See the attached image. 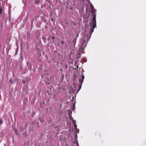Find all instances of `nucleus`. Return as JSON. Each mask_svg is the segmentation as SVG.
<instances>
[{"label": "nucleus", "instance_id": "obj_1", "mask_svg": "<svg viewBox=\"0 0 146 146\" xmlns=\"http://www.w3.org/2000/svg\"><path fill=\"white\" fill-rule=\"evenodd\" d=\"M91 12L92 13V16H93V28L91 31V32L92 33L94 31V28L96 26V11L94 10L93 8H91Z\"/></svg>", "mask_w": 146, "mask_h": 146}, {"label": "nucleus", "instance_id": "obj_2", "mask_svg": "<svg viewBox=\"0 0 146 146\" xmlns=\"http://www.w3.org/2000/svg\"><path fill=\"white\" fill-rule=\"evenodd\" d=\"M84 79V76L83 75H82V79H80L79 80V82H80V86L79 87V89L78 90V91H79L80 89H81V86L82 85V84L83 83V80Z\"/></svg>", "mask_w": 146, "mask_h": 146}, {"label": "nucleus", "instance_id": "obj_3", "mask_svg": "<svg viewBox=\"0 0 146 146\" xmlns=\"http://www.w3.org/2000/svg\"><path fill=\"white\" fill-rule=\"evenodd\" d=\"M27 65L29 68L30 70H31V66H30V63L29 62H27Z\"/></svg>", "mask_w": 146, "mask_h": 146}, {"label": "nucleus", "instance_id": "obj_4", "mask_svg": "<svg viewBox=\"0 0 146 146\" xmlns=\"http://www.w3.org/2000/svg\"><path fill=\"white\" fill-rule=\"evenodd\" d=\"M14 130L16 134L17 135H19L18 133V131L15 128H14Z\"/></svg>", "mask_w": 146, "mask_h": 146}, {"label": "nucleus", "instance_id": "obj_5", "mask_svg": "<svg viewBox=\"0 0 146 146\" xmlns=\"http://www.w3.org/2000/svg\"><path fill=\"white\" fill-rule=\"evenodd\" d=\"M2 13V8L1 7V4L0 5V15Z\"/></svg>", "mask_w": 146, "mask_h": 146}, {"label": "nucleus", "instance_id": "obj_6", "mask_svg": "<svg viewBox=\"0 0 146 146\" xmlns=\"http://www.w3.org/2000/svg\"><path fill=\"white\" fill-rule=\"evenodd\" d=\"M19 129H20V132H21V131H23V127L22 126H20L19 127Z\"/></svg>", "mask_w": 146, "mask_h": 146}, {"label": "nucleus", "instance_id": "obj_7", "mask_svg": "<svg viewBox=\"0 0 146 146\" xmlns=\"http://www.w3.org/2000/svg\"><path fill=\"white\" fill-rule=\"evenodd\" d=\"M39 120L41 122H43L44 121V119L43 118H39Z\"/></svg>", "mask_w": 146, "mask_h": 146}, {"label": "nucleus", "instance_id": "obj_8", "mask_svg": "<svg viewBox=\"0 0 146 146\" xmlns=\"http://www.w3.org/2000/svg\"><path fill=\"white\" fill-rule=\"evenodd\" d=\"M40 2V0H35V3H38Z\"/></svg>", "mask_w": 146, "mask_h": 146}, {"label": "nucleus", "instance_id": "obj_9", "mask_svg": "<svg viewBox=\"0 0 146 146\" xmlns=\"http://www.w3.org/2000/svg\"><path fill=\"white\" fill-rule=\"evenodd\" d=\"M73 125L75 129H77V125L75 123H74V124H73Z\"/></svg>", "mask_w": 146, "mask_h": 146}, {"label": "nucleus", "instance_id": "obj_10", "mask_svg": "<svg viewBox=\"0 0 146 146\" xmlns=\"http://www.w3.org/2000/svg\"><path fill=\"white\" fill-rule=\"evenodd\" d=\"M23 135L24 137H26V136H27V133L26 132H24V133H23Z\"/></svg>", "mask_w": 146, "mask_h": 146}, {"label": "nucleus", "instance_id": "obj_11", "mask_svg": "<svg viewBox=\"0 0 146 146\" xmlns=\"http://www.w3.org/2000/svg\"><path fill=\"white\" fill-rule=\"evenodd\" d=\"M81 54L80 53H79L77 55V57L78 58H80L81 57Z\"/></svg>", "mask_w": 146, "mask_h": 146}, {"label": "nucleus", "instance_id": "obj_12", "mask_svg": "<svg viewBox=\"0 0 146 146\" xmlns=\"http://www.w3.org/2000/svg\"><path fill=\"white\" fill-rule=\"evenodd\" d=\"M9 82L10 83H12L13 82V80L12 79H10L9 80Z\"/></svg>", "mask_w": 146, "mask_h": 146}, {"label": "nucleus", "instance_id": "obj_13", "mask_svg": "<svg viewBox=\"0 0 146 146\" xmlns=\"http://www.w3.org/2000/svg\"><path fill=\"white\" fill-rule=\"evenodd\" d=\"M72 122L73 123V124H74V123H75L76 122V120H72Z\"/></svg>", "mask_w": 146, "mask_h": 146}, {"label": "nucleus", "instance_id": "obj_14", "mask_svg": "<svg viewBox=\"0 0 146 146\" xmlns=\"http://www.w3.org/2000/svg\"><path fill=\"white\" fill-rule=\"evenodd\" d=\"M61 44H64V42L63 41H61Z\"/></svg>", "mask_w": 146, "mask_h": 146}, {"label": "nucleus", "instance_id": "obj_15", "mask_svg": "<svg viewBox=\"0 0 146 146\" xmlns=\"http://www.w3.org/2000/svg\"><path fill=\"white\" fill-rule=\"evenodd\" d=\"M2 123V120L0 119V125Z\"/></svg>", "mask_w": 146, "mask_h": 146}, {"label": "nucleus", "instance_id": "obj_16", "mask_svg": "<svg viewBox=\"0 0 146 146\" xmlns=\"http://www.w3.org/2000/svg\"><path fill=\"white\" fill-rule=\"evenodd\" d=\"M60 70L61 72H62L63 71V69L62 68H61L60 69Z\"/></svg>", "mask_w": 146, "mask_h": 146}, {"label": "nucleus", "instance_id": "obj_17", "mask_svg": "<svg viewBox=\"0 0 146 146\" xmlns=\"http://www.w3.org/2000/svg\"><path fill=\"white\" fill-rule=\"evenodd\" d=\"M52 39H55V37H54V36H53V37H52Z\"/></svg>", "mask_w": 146, "mask_h": 146}, {"label": "nucleus", "instance_id": "obj_18", "mask_svg": "<svg viewBox=\"0 0 146 146\" xmlns=\"http://www.w3.org/2000/svg\"><path fill=\"white\" fill-rule=\"evenodd\" d=\"M22 82H23V83H25V80H23V81H22Z\"/></svg>", "mask_w": 146, "mask_h": 146}, {"label": "nucleus", "instance_id": "obj_19", "mask_svg": "<svg viewBox=\"0 0 146 146\" xmlns=\"http://www.w3.org/2000/svg\"><path fill=\"white\" fill-rule=\"evenodd\" d=\"M35 122H33V123H32V124H35Z\"/></svg>", "mask_w": 146, "mask_h": 146}, {"label": "nucleus", "instance_id": "obj_20", "mask_svg": "<svg viewBox=\"0 0 146 146\" xmlns=\"http://www.w3.org/2000/svg\"><path fill=\"white\" fill-rule=\"evenodd\" d=\"M70 9H73V7H70Z\"/></svg>", "mask_w": 146, "mask_h": 146}, {"label": "nucleus", "instance_id": "obj_21", "mask_svg": "<svg viewBox=\"0 0 146 146\" xmlns=\"http://www.w3.org/2000/svg\"><path fill=\"white\" fill-rule=\"evenodd\" d=\"M65 67H66V68H67V65H65Z\"/></svg>", "mask_w": 146, "mask_h": 146}, {"label": "nucleus", "instance_id": "obj_22", "mask_svg": "<svg viewBox=\"0 0 146 146\" xmlns=\"http://www.w3.org/2000/svg\"><path fill=\"white\" fill-rule=\"evenodd\" d=\"M43 39H46V38L45 37H43Z\"/></svg>", "mask_w": 146, "mask_h": 146}, {"label": "nucleus", "instance_id": "obj_23", "mask_svg": "<svg viewBox=\"0 0 146 146\" xmlns=\"http://www.w3.org/2000/svg\"><path fill=\"white\" fill-rule=\"evenodd\" d=\"M77 146H79V144L78 143H77Z\"/></svg>", "mask_w": 146, "mask_h": 146}, {"label": "nucleus", "instance_id": "obj_24", "mask_svg": "<svg viewBox=\"0 0 146 146\" xmlns=\"http://www.w3.org/2000/svg\"><path fill=\"white\" fill-rule=\"evenodd\" d=\"M47 93H48V94H49V92H46V94H47Z\"/></svg>", "mask_w": 146, "mask_h": 146}, {"label": "nucleus", "instance_id": "obj_25", "mask_svg": "<svg viewBox=\"0 0 146 146\" xmlns=\"http://www.w3.org/2000/svg\"><path fill=\"white\" fill-rule=\"evenodd\" d=\"M51 20L52 21H53V19H51Z\"/></svg>", "mask_w": 146, "mask_h": 146}, {"label": "nucleus", "instance_id": "obj_26", "mask_svg": "<svg viewBox=\"0 0 146 146\" xmlns=\"http://www.w3.org/2000/svg\"><path fill=\"white\" fill-rule=\"evenodd\" d=\"M64 76L63 75H62V77L63 78L64 77Z\"/></svg>", "mask_w": 146, "mask_h": 146}, {"label": "nucleus", "instance_id": "obj_27", "mask_svg": "<svg viewBox=\"0 0 146 146\" xmlns=\"http://www.w3.org/2000/svg\"><path fill=\"white\" fill-rule=\"evenodd\" d=\"M74 106H75V105H74Z\"/></svg>", "mask_w": 146, "mask_h": 146}]
</instances>
